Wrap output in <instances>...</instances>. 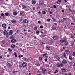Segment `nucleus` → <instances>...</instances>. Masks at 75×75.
<instances>
[{"label": "nucleus", "instance_id": "nucleus-23", "mask_svg": "<svg viewBox=\"0 0 75 75\" xmlns=\"http://www.w3.org/2000/svg\"><path fill=\"white\" fill-rule=\"evenodd\" d=\"M61 1V0H58L57 1V3L58 4H60V2Z\"/></svg>", "mask_w": 75, "mask_h": 75}, {"label": "nucleus", "instance_id": "nucleus-35", "mask_svg": "<svg viewBox=\"0 0 75 75\" xmlns=\"http://www.w3.org/2000/svg\"><path fill=\"white\" fill-rule=\"evenodd\" d=\"M47 53H45V54H43V57H44L45 56L47 55Z\"/></svg>", "mask_w": 75, "mask_h": 75}, {"label": "nucleus", "instance_id": "nucleus-61", "mask_svg": "<svg viewBox=\"0 0 75 75\" xmlns=\"http://www.w3.org/2000/svg\"><path fill=\"white\" fill-rule=\"evenodd\" d=\"M42 52V50L40 51V52Z\"/></svg>", "mask_w": 75, "mask_h": 75}, {"label": "nucleus", "instance_id": "nucleus-16", "mask_svg": "<svg viewBox=\"0 0 75 75\" xmlns=\"http://www.w3.org/2000/svg\"><path fill=\"white\" fill-rule=\"evenodd\" d=\"M12 23L14 24H16V20L14 19L12 21Z\"/></svg>", "mask_w": 75, "mask_h": 75}, {"label": "nucleus", "instance_id": "nucleus-19", "mask_svg": "<svg viewBox=\"0 0 75 75\" xmlns=\"http://www.w3.org/2000/svg\"><path fill=\"white\" fill-rule=\"evenodd\" d=\"M13 14L14 16H16L17 15V13L16 12H13Z\"/></svg>", "mask_w": 75, "mask_h": 75}, {"label": "nucleus", "instance_id": "nucleus-46", "mask_svg": "<svg viewBox=\"0 0 75 75\" xmlns=\"http://www.w3.org/2000/svg\"><path fill=\"white\" fill-rule=\"evenodd\" d=\"M53 7H54V8H56V6H55V5H54L53 6Z\"/></svg>", "mask_w": 75, "mask_h": 75}, {"label": "nucleus", "instance_id": "nucleus-47", "mask_svg": "<svg viewBox=\"0 0 75 75\" xmlns=\"http://www.w3.org/2000/svg\"><path fill=\"white\" fill-rule=\"evenodd\" d=\"M38 23H39V24H41V21H38Z\"/></svg>", "mask_w": 75, "mask_h": 75}, {"label": "nucleus", "instance_id": "nucleus-1", "mask_svg": "<svg viewBox=\"0 0 75 75\" xmlns=\"http://www.w3.org/2000/svg\"><path fill=\"white\" fill-rule=\"evenodd\" d=\"M56 65L58 67H63V64L61 63H60L59 62H57L56 64Z\"/></svg>", "mask_w": 75, "mask_h": 75}, {"label": "nucleus", "instance_id": "nucleus-41", "mask_svg": "<svg viewBox=\"0 0 75 75\" xmlns=\"http://www.w3.org/2000/svg\"><path fill=\"white\" fill-rule=\"evenodd\" d=\"M51 21V19H47V21Z\"/></svg>", "mask_w": 75, "mask_h": 75}, {"label": "nucleus", "instance_id": "nucleus-40", "mask_svg": "<svg viewBox=\"0 0 75 75\" xmlns=\"http://www.w3.org/2000/svg\"><path fill=\"white\" fill-rule=\"evenodd\" d=\"M40 28H44V27L42 26H40Z\"/></svg>", "mask_w": 75, "mask_h": 75}, {"label": "nucleus", "instance_id": "nucleus-53", "mask_svg": "<svg viewBox=\"0 0 75 75\" xmlns=\"http://www.w3.org/2000/svg\"><path fill=\"white\" fill-rule=\"evenodd\" d=\"M27 34V33L25 32L24 33L25 35H26V34Z\"/></svg>", "mask_w": 75, "mask_h": 75}, {"label": "nucleus", "instance_id": "nucleus-4", "mask_svg": "<svg viewBox=\"0 0 75 75\" xmlns=\"http://www.w3.org/2000/svg\"><path fill=\"white\" fill-rule=\"evenodd\" d=\"M54 58L56 59H57V60H59V59L60 58L57 55H56L54 56Z\"/></svg>", "mask_w": 75, "mask_h": 75}, {"label": "nucleus", "instance_id": "nucleus-50", "mask_svg": "<svg viewBox=\"0 0 75 75\" xmlns=\"http://www.w3.org/2000/svg\"><path fill=\"white\" fill-rule=\"evenodd\" d=\"M23 13H24V12H22L20 14L21 15H22Z\"/></svg>", "mask_w": 75, "mask_h": 75}, {"label": "nucleus", "instance_id": "nucleus-63", "mask_svg": "<svg viewBox=\"0 0 75 75\" xmlns=\"http://www.w3.org/2000/svg\"><path fill=\"white\" fill-rule=\"evenodd\" d=\"M73 45H74V44H72L71 45V46H73Z\"/></svg>", "mask_w": 75, "mask_h": 75}, {"label": "nucleus", "instance_id": "nucleus-57", "mask_svg": "<svg viewBox=\"0 0 75 75\" xmlns=\"http://www.w3.org/2000/svg\"><path fill=\"white\" fill-rule=\"evenodd\" d=\"M51 74V71H49L48 72V74Z\"/></svg>", "mask_w": 75, "mask_h": 75}, {"label": "nucleus", "instance_id": "nucleus-25", "mask_svg": "<svg viewBox=\"0 0 75 75\" xmlns=\"http://www.w3.org/2000/svg\"><path fill=\"white\" fill-rule=\"evenodd\" d=\"M34 30H35V31H37V28L36 27H35L34 28Z\"/></svg>", "mask_w": 75, "mask_h": 75}, {"label": "nucleus", "instance_id": "nucleus-31", "mask_svg": "<svg viewBox=\"0 0 75 75\" xmlns=\"http://www.w3.org/2000/svg\"><path fill=\"white\" fill-rule=\"evenodd\" d=\"M5 16H8L9 15V14L8 13H6L5 14Z\"/></svg>", "mask_w": 75, "mask_h": 75}, {"label": "nucleus", "instance_id": "nucleus-45", "mask_svg": "<svg viewBox=\"0 0 75 75\" xmlns=\"http://www.w3.org/2000/svg\"><path fill=\"white\" fill-rule=\"evenodd\" d=\"M62 13H64V12H65V10H62Z\"/></svg>", "mask_w": 75, "mask_h": 75}, {"label": "nucleus", "instance_id": "nucleus-38", "mask_svg": "<svg viewBox=\"0 0 75 75\" xmlns=\"http://www.w3.org/2000/svg\"><path fill=\"white\" fill-rule=\"evenodd\" d=\"M36 65H37V66H40V64H36Z\"/></svg>", "mask_w": 75, "mask_h": 75}, {"label": "nucleus", "instance_id": "nucleus-33", "mask_svg": "<svg viewBox=\"0 0 75 75\" xmlns=\"http://www.w3.org/2000/svg\"><path fill=\"white\" fill-rule=\"evenodd\" d=\"M39 61H41V60H42V57H39Z\"/></svg>", "mask_w": 75, "mask_h": 75}, {"label": "nucleus", "instance_id": "nucleus-34", "mask_svg": "<svg viewBox=\"0 0 75 75\" xmlns=\"http://www.w3.org/2000/svg\"><path fill=\"white\" fill-rule=\"evenodd\" d=\"M44 60L45 62H47V61H48V59L47 58H45V59Z\"/></svg>", "mask_w": 75, "mask_h": 75}, {"label": "nucleus", "instance_id": "nucleus-52", "mask_svg": "<svg viewBox=\"0 0 75 75\" xmlns=\"http://www.w3.org/2000/svg\"><path fill=\"white\" fill-rule=\"evenodd\" d=\"M69 10L70 11H71V12H72V13H73V12H72V11H71V9L69 8Z\"/></svg>", "mask_w": 75, "mask_h": 75}, {"label": "nucleus", "instance_id": "nucleus-21", "mask_svg": "<svg viewBox=\"0 0 75 75\" xmlns=\"http://www.w3.org/2000/svg\"><path fill=\"white\" fill-rule=\"evenodd\" d=\"M14 54L15 55V57H17V53H16V52H14Z\"/></svg>", "mask_w": 75, "mask_h": 75}, {"label": "nucleus", "instance_id": "nucleus-8", "mask_svg": "<svg viewBox=\"0 0 75 75\" xmlns=\"http://www.w3.org/2000/svg\"><path fill=\"white\" fill-rule=\"evenodd\" d=\"M16 39H12L11 40V42H12V43H14L15 42H16Z\"/></svg>", "mask_w": 75, "mask_h": 75}, {"label": "nucleus", "instance_id": "nucleus-7", "mask_svg": "<svg viewBox=\"0 0 75 75\" xmlns=\"http://www.w3.org/2000/svg\"><path fill=\"white\" fill-rule=\"evenodd\" d=\"M36 1L35 0H33L32 1V3L33 4H35L36 3Z\"/></svg>", "mask_w": 75, "mask_h": 75}, {"label": "nucleus", "instance_id": "nucleus-58", "mask_svg": "<svg viewBox=\"0 0 75 75\" xmlns=\"http://www.w3.org/2000/svg\"><path fill=\"white\" fill-rule=\"evenodd\" d=\"M37 75H42V74H37Z\"/></svg>", "mask_w": 75, "mask_h": 75}, {"label": "nucleus", "instance_id": "nucleus-15", "mask_svg": "<svg viewBox=\"0 0 75 75\" xmlns=\"http://www.w3.org/2000/svg\"><path fill=\"white\" fill-rule=\"evenodd\" d=\"M23 59H24V61H28V60L27 59V58H25V57H23Z\"/></svg>", "mask_w": 75, "mask_h": 75}, {"label": "nucleus", "instance_id": "nucleus-60", "mask_svg": "<svg viewBox=\"0 0 75 75\" xmlns=\"http://www.w3.org/2000/svg\"><path fill=\"white\" fill-rule=\"evenodd\" d=\"M8 29H10V27H9L8 28Z\"/></svg>", "mask_w": 75, "mask_h": 75}, {"label": "nucleus", "instance_id": "nucleus-62", "mask_svg": "<svg viewBox=\"0 0 75 75\" xmlns=\"http://www.w3.org/2000/svg\"><path fill=\"white\" fill-rule=\"evenodd\" d=\"M0 58H2V56H0Z\"/></svg>", "mask_w": 75, "mask_h": 75}, {"label": "nucleus", "instance_id": "nucleus-11", "mask_svg": "<svg viewBox=\"0 0 75 75\" xmlns=\"http://www.w3.org/2000/svg\"><path fill=\"white\" fill-rule=\"evenodd\" d=\"M53 39H54V40H56L58 39V37L57 36H54L53 37Z\"/></svg>", "mask_w": 75, "mask_h": 75}, {"label": "nucleus", "instance_id": "nucleus-2", "mask_svg": "<svg viewBox=\"0 0 75 75\" xmlns=\"http://www.w3.org/2000/svg\"><path fill=\"white\" fill-rule=\"evenodd\" d=\"M22 65L23 67H27V64L26 62H23L22 63Z\"/></svg>", "mask_w": 75, "mask_h": 75}, {"label": "nucleus", "instance_id": "nucleus-26", "mask_svg": "<svg viewBox=\"0 0 75 75\" xmlns=\"http://www.w3.org/2000/svg\"><path fill=\"white\" fill-rule=\"evenodd\" d=\"M22 7H23V8H24V9L25 8L27 7L26 6H25L24 5H22Z\"/></svg>", "mask_w": 75, "mask_h": 75}, {"label": "nucleus", "instance_id": "nucleus-51", "mask_svg": "<svg viewBox=\"0 0 75 75\" xmlns=\"http://www.w3.org/2000/svg\"><path fill=\"white\" fill-rule=\"evenodd\" d=\"M50 14H52V12H50Z\"/></svg>", "mask_w": 75, "mask_h": 75}, {"label": "nucleus", "instance_id": "nucleus-18", "mask_svg": "<svg viewBox=\"0 0 75 75\" xmlns=\"http://www.w3.org/2000/svg\"><path fill=\"white\" fill-rule=\"evenodd\" d=\"M11 47V48H15V45H12Z\"/></svg>", "mask_w": 75, "mask_h": 75}, {"label": "nucleus", "instance_id": "nucleus-6", "mask_svg": "<svg viewBox=\"0 0 75 75\" xmlns=\"http://www.w3.org/2000/svg\"><path fill=\"white\" fill-rule=\"evenodd\" d=\"M47 71L46 69H43L42 70V73L43 75H45V71Z\"/></svg>", "mask_w": 75, "mask_h": 75}, {"label": "nucleus", "instance_id": "nucleus-17", "mask_svg": "<svg viewBox=\"0 0 75 75\" xmlns=\"http://www.w3.org/2000/svg\"><path fill=\"white\" fill-rule=\"evenodd\" d=\"M46 49L47 50H50V47L49 46L47 47Z\"/></svg>", "mask_w": 75, "mask_h": 75}, {"label": "nucleus", "instance_id": "nucleus-44", "mask_svg": "<svg viewBox=\"0 0 75 75\" xmlns=\"http://www.w3.org/2000/svg\"><path fill=\"white\" fill-rule=\"evenodd\" d=\"M62 69L63 70V71H65V69L64 68H62Z\"/></svg>", "mask_w": 75, "mask_h": 75}, {"label": "nucleus", "instance_id": "nucleus-48", "mask_svg": "<svg viewBox=\"0 0 75 75\" xmlns=\"http://www.w3.org/2000/svg\"><path fill=\"white\" fill-rule=\"evenodd\" d=\"M4 16V14H3V13H2L1 14V16H2V17H3V16Z\"/></svg>", "mask_w": 75, "mask_h": 75}, {"label": "nucleus", "instance_id": "nucleus-54", "mask_svg": "<svg viewBox=\"0 0 75 75\" xmlns=\"http://www.w3.org/2000/svg\"><path fill=\"white\" fill-rule=\"evenodd\" d=\"M38 13H39V14H41V12L40 11H39L38 12Z\"/></svg>", "mask_w": 75, "mask_h": 75}, {"label": "nucleus", "instance_id": "nucleus-9", "mask_svg": "<svg viewBox=\"0 0 75 75\" xmlns=\"http://www.w3.org/2000/svg\"><path fill=\"white\" fill-rule=\"evenodd\" d=\"M13 33V31L12 30H11L9 32V34L10 35H11Z\"/></svg>", "mask_w": 75, "mask_h": 75}, {"label": "nucleus", "instance_id": "nucleus-64", "mask_svg": "<svg viewBox=\"0 0 75 75\" xmlns=\"http://www.w3.org/2000/svg\"><path fill=\"white\" fill-rule=\"evenodd\" d=\"M31 75V73H29V75Z\"/></svg>", "mask_w": 75, "mask_h": 75}, {"label": "nucleus", "instance_id": "nucleus-28", "mask_svg": "<svg viewBox=\"0 0 75 75\" xmlns=\"http://www.w3.org/2000/svg\"><path fill=\"white\" fill-rule=\"evenodd\" d=\"M64 42H65V45H68V42H67V41Z\"/></svg>", "mask_w": 75, "mask_h": 75}, {"label": "nucleus", "instance_id": "nucleus-13", "mask_svg": "<svg viewBox=\"0 0 75 75\" xmlns=\"http://www.w3.org/2000/svg\"><path fill=\"white\" fill-rule=\"evenodd\" d=\"M2 26L3 27V28H6V27H7V26L6 25V24H3L2 25Z\"/></svg>", "mask_w": 75, "mask_h": 75}, {"label": "nucleus", "instance_id": "nucleus-14", "mask_svg": "<svg viewBox=\"0 0 75 75\" xmlns=\"http://www.w3.org/2000/svg\"><path fill=\"white\" fill-rule=\"evenodd\" d=\"M62 62L63 64H66L67 63V61H66V60H63Z\"/></svg>", "mask_w": 75, "mask_h": 75}, {"label": "nucleus", "instance_id": "nucleus-5", "mask_svg": "<svg viewBox=\"0 0 75 75\" xmlns=\"http://www.w3.org/2000/svg\"><path fill=\"white\" fill-rule=\"evenodd\" d=\"M23 21L25 23H28V20L27 19H25L23 20Z\"/></svg>", "mask_w": 75, "mask_h": 75}, {"label": "nucleus", "instance_id": "nucleus-32", "mask_svg": "<svg viewBox=\"0 0 75 75\" xmlns=\"http://www.w3.org/2000/svg\"><path fill=\"white\" fill-rule=\"evenodd\" d=\"M8 50L9 51H10V52H11V51H12V50L10 48L8 49Z\"/></svg>", "mask_w": 75, "mask_h": 75}, {"label": "nucleus", "instance_id": "nucleus-49", "mask_svg": "<svg viewBox=\"0 0 75 75\" xmlns=\"http://www.w3.org/2000/svg\"><path fill=\"white\" fill-rule=\"evenodd\" d=\"M23 31H25V32H27V30H25V29H24L23 30Z\"/></svg>", "mask_w": 75, "mask_h": 75}, {"label": "nucleus", "instance_id": "nucleus-55", "mask_svg": "<svg viewBox=\"0 0 75 75\" xmlns=\"http://www.w3.org/2000/svg\"><path fill=\"white\" fill-rule=\"evenodd\" d=\"M45 57V58H48V56H46Z\"/></svg>", "mask_w": 75, "mask_h": 75}, {"label": "nucleus", "instance_id": "nucleus-29", "mask_svg": "<svg viewBox=\"0 0 75 75\" xmlns=\"http://www.w3.org/2000/svg\"><path fill=\"white\" fill-rule=\"evenodd\" d=\"M63 56L64 57V58H67V56H66V54H65V53H64L63 54Z\"/></svg>", "mask_w": 75, "mask_h": 75}, {"label": "nucleus", "instance_id": "nucleus-20", "mask_svg": "<svg viewBox=\"0 0 75 75\" xmlns=\"http://www.w3.org/2000/svg\"><path fill=\"white\" fill-rule=\"evenodd\" d=\"M39 4L40 5H42L43 4V2L42 1H39Z\"/></svg>", "mask_w": 75, "mask_h": 75}, {"label": "nucleus", "instance_id": "nucleus-3", "mask_svg": "<svg viewBox=\"0 0 75 75\" xmlns=\"http://www.w3.org/2000/svg\"><path fill=\"white\" fill-rule=\"evenodd\" d=\"M4 34L5 35H8V33L7 32V31L6 30H4Z\"/></svg>", "mask_w": 75, "mask_h": 75}, {"label": "nucleus", "instance_id": "nucleus-42", "mask_svg": "<svg viewBox=\"0 0 75 75\" xmlns=\"http://www.w3.org/2000/svg\"><path fill=\"white\" fill-rule=\"evenodd\" d=\"M28 32H29V33H31V30H28Z\"/></svg>", "mask_w": 75, "mask_h": 75}, {"label": "nucleus", "instance_id": "nucleus-39", "mask_svg": "<svg viewBox=\"0 0 75 75\" xmlns=\"http://www.w3.org/2000/svg\"><path fill=\"white\" fill-rule=\"evenodd\" d=\"M71 38H75V37H74L72 35V34H71Z\"/></svg>", "mask_w": 75, "mask_h": 75}, {"label": "nucleus", "instance_id": "nucleus-56", "mask_svg": "<svg viewBox=\"0 0 75 75\" xmlns=\"http://www.w3.org/2000/svg\"><path fill=\"white\" fill-rule=\"evenodd\" d=\"M54 24L55 25H57V24L56 23H55Z\"/></svg>", "mask_w": 75, "mask_h": 75}, {"label": "nucleus", "instance_id": "nucleus-36", "mask_svg": "<svg viewBox=\"0 0 75 75\" xmlns=\"http://www.w3.org/2000/svg\"><path fill=\"white\" fill-rule=\"evenodd\" d=\"M73 54H72V55L73 56H75V51H74V52H73Z\"/></svg>", "mask_w": 75, "mask_h": 75}, {"label": "nucleus", "instance_id": "nucleus-22", "mask_svg": "<svg viewBox=\"0 0 75 75\" xmlns=\"http://www.w3.org/2000/svg\"><path fill=\"white\" fill-rule=\"evenodd\" d=\"M36 34L37 35H39V34H40V31H37L36 32Z\"/></svg>", "mask_w": 75, "mask_h": 75}, {"label": "nucleus", "instance_id": "nucleus-24", "mask_svg": "<svg viewBox=\"0 0 75 75\" xmlns=\"http://www.w3.org/2000/svg\"><path fill=\"white\" fill-rule=\"evenodd\" d=\"M69 58L70 60H72V56H69Z\"/></svg>", "mask_w": 75, "mask_h": 75}, {"label": "nucleus", "instance_id": "nucleus-37", "mask_svg": "<svg viewBox=\"0 0 75 75\" xmlns=\"http://www.w3.org/2000/svg\"><path fill=\"white\" fill-rule=\"evenodd\" d=\"M72 17L73 19L74 20L75 18V16H72Z\"/></svg>", "mask_w": 75, "mask_h": 75}, {"label": "nucleus", "instance_id": "nucleus-30", "mask_svg": "<svg viewBox=\"0 0 75 75\" xmlns=\"http://www.w3.org/2000/svg\"><path fill=\"white\" fill-rule=\"evenodd\" d=\"M57 72H58V70H56L54 72V74H57Z\"/></svg>", "mask_w": 75, "mask_h": 75}, {"label": "nucleus", "instance_id": "nucleus-43", "mask_svg": "<svg viewBox=\"0 0 75 75\" xmlns=\"http://www.w3.org/2000/svg\"><path fill=\"white\" fill-rule=\"evenodd\" d=\"M63 39L64 40H66V38H63Z\"/></svg>", "mask_w": 75, "mask_h": 75}, {"label": "nucleus", "instance_id": "nucleus-59", "mask_svg": "<svg viewBox=\"0 0 75 75\" xmlns=\"http://www.w3.org/2000/svg\"><path fill=\"white\" fill-rule=\"evenodd\" d=\"M71 24H73V25H74V24L73 23H71Z\"/></svg>", "mask_w": 75, "mask_h": 75}, {"label": "nucleus", "instance_id": "nucleus-10", "mask_svg": "<svg viewBox=\"0 0 75 75\" xmlns=\"http://www.w3.org/2000/svg\"><path fill=\"white\" fill-rule=\"evenodd\" d=\"M7 65H8V68H9V67H11V64L10 63L8 62L7 64Z\"/></svg>", "mask_w": 75, "mask_h": 75}, {"label": "nucleus", "instance_id": "nucleus-27", "mask_svg": "<svg viewBox=\"0 0 75 75\" xmlns=\"http://www.w3.org/2000/svg\"><path fill=\"white\" fill-rule=\"evenodd\" d=\"M42 14H46V12H45V11H42Z\"/></svg>", "mask_w": 75, "mask_h": 75}, {"label": "nucleus", "instance_id": "nucleus-12", "mask_svg": "<svg viewBox=\"0 0 75 75\" xmlns=\"http://www.w3.org/2000/svg\"><path fill=\"white\" fill-rule=\"evenodd\" d=\"M60 42H62V43L65 42H67V41L65 40H60Z\"/></svg>", "mask_w": 75, "mask_h": 75}]
</instances>
